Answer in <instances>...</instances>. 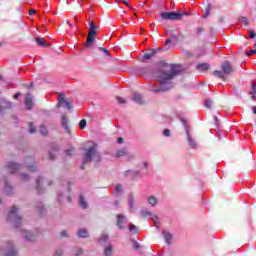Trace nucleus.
<instances>
[{"label":"nucleus","mask_w":256,"mask_h":256,"mask_svg":"<svg viewBox=\"0 0 256 256\" xmlns=\"http://www.w3.org/2000/svg\"><path fill=\"white\" fill-rule=\"evenodd\" d=\"M155 73L159 74L158 78H160V86H153L150 89L151 93H165L170 91V89H173L171 81L179 75V71L175 70V68L169 70V65L167 63H162Z\"/></svg>","instance_id":"1"},{"label":"nucleus","mask_w":256,"mask_h":256,"mask_svg":"<svg viewBox=\"0 0 256 256\" xmlns=\"http://www.w3.org/2000/svg\"><path fill=\"white\" fill-rule=\"evenodd\" d=\"M222 70H215L213 72L214 77H218V79H222L225 81L229 75H233L235 73V69L229 60H226L221 65Z\"/></svg>","instance_id":"2"},{"label":"nucleus","mask_w":256,"mask_h":256,"mask_svg":"<svg viewBox=\"0 0 256 256\" xmlns=\"http://www.w3.org/2000/svg\"><path fill=\"white\" fill-rule=\"evenodd\" d=\"M93 157L96 159L97 163L101 162V154L97 151V144H94L93 146L86 149V152L84 153L83 158V165L81 166V169H85L86 163H91L93 161Z\"/></svg>","instance_id":"3"},{"label":"nucleus","mask_w":256,"mask_h":256,"mask_svg":"<svg viewBox=\"0 0 256 256\" xmlns=\"http://www.w3.org/2000/svg\"><path fill=\"white\" fill-rule=\"evenodd\" d=\"M184 15H189L188 13H177V12H161L160 17L164 21H181Z\"/></svg>","instance_id":"4"},{"label":"nucleus","mask_w":256,"mask_h":256,"mask_svg":"<svg viewBox=\"0 0 256 256\" xmlns=\"http://www.w3.org/2000/svg\"><path fill=\"white\" fill-rule=\"evenodd\" d=\"M166 35H168L169 38L166 39L164 48L166 51H169V49H171V43H173V39H179V37H181V35L179 33H177V29H175V28L168 29L166 31Z\"/></svg>","instance_id":"5"},{"label":"nucleus","mask_w":256,"mask_h":256,"mask_svg":"<svg viewBox=\"0 0 256 256\" xmlns=\"http://www.w3.org/2000/svg\"><path fill=\"white\" fill-rule=\"evenodd\" d=\"M7 221H9V223H13L15 227H19L21 225V216L17 214L16 206H12L10 212L8 213Z\"/></svg>","instance_id":"6"},{"label":"nucleus","mask_w":256,"mask_h":256,"mask_svg":"<svg viewBox=\"0 0 256 256\" xmlns=\"http://www.w3.org/2000/svg\"><path fill=\"white\" fill-rule=\"evenodd\" d=\"M90 30L88 32V37L86 40V47H93V41H95V35H97L98 27L95 25V22H89Z\"/></svg>","instance_id":"7"},{"label":"nucleus","mask_w":256,"mask_h":256,"mask_svg":"<svg viewBox=\"0 0 256 256\" xmlns=\"http://www.w3.org/2000/svg\"><path fill=\"white\" fill-rule=\"evenodd\" d=\"M52 182L51 180H46L43 177H38V179L36 180V191L38 195H41V189H43V187H51Z\"/></svg>","instance_id":"8"},{"label":"nucleus","mask_w":256,"mask_h":256,"mask_svg":"<svg viewBox=\"0 0 256 256\" xmlns=\"http://www.w3.org/2000/svg\"><path fill=\"white\" fill-rule=\"evenodd\" d=\"M62 103H64L66 109L68 110L73 108V102L65 100V94L58 95V106H60Z\"/></svg>","instance_id":"9"},{"label":"nucleus","mask_w":256,"mask_h":256,"mask_svg":"<svg viewBox=\"0 0 256 256\" xmlns=\"http://www.w3.org/2000/svg\"><path fill=\"white\" fill-rule=\"evenodd\" d=\"M116 219H117V223H116L117 227L120 230L125 229V226H123V224L127 223V217H125V215L123 214H117Z\"/></svg>","instance_id":"10"},{"label":"nucleus","mask_w":256,"mask_h":256,"mask_svg":"<svg viewBox=\"0 0 256 256\" xmlns=\"http://www.w3.org/2000/svg\"><path fill=\"white\" fill-rule=\"evenodd\" d=\"M7 169L9 173H17L21 169V165L15 164L14 162H8Z\"/></svg>","instance_id":"11"},{"label":"nucleus","mask_w":256,"mask_h":256,"mask_svg":"<svg viewBox=\"0 0 256 256\" xmlns=\"http://www.w3.org/2000/svg\"><path fill=\"white\" fill-rule=\"evenodd\" d=\"M61 125L66 131V133H71V128H69V119L67 118V115H62Z\"/></svg>","instance_id":"12"},{"label":"nucleus","mask_w":256,"mask_h":256,"mask_svg":"<svg viewBox=\"0 0 256 256\" xmlns=\"http://www.w3.org/2000/svg\"><path fill=\"white\" fill-rule=\"evenodd\" d=\"M25 105L28 111H31V109H33V96L31 94L26 95Z\"/></svg>","instance_id":"13"},{"label":"nucleus","mask_w":256,"mask_h":256,"mask_svg":"<svg viewBox=\"0 0 256 256\" xmlns=\"http://www.w3.org/2000/svg\"><path fill=\"white\" fill-rule=\"evenodd\" d=\"M126 155H129L127 148H122V149L116 151V153L114 154V157L116 159H119V157H125Z\"/></svg>","instance_id":"14"},{"label":"nucleus","mask_w":256,"mask_h":256,"mask_svg":"<svg viewBox=\"0 0 256 256\" xmlns=\"http://www.w3.org/2000/svg\"><path fill=\"white\" fill-rule=\"evenodd\" d=\"M35 43H37L39 47H50V44L45 42V38H42V37H37L35 39Z\"/></svg>","instance_id":"15"},{"label":"nucleus","mask_w":256,"mask_h":256,"mask_svg":"<svg viewBox=\"0 0 256 256\" xmlns=\"http://www.w3.org/2000/svg\"><path fill=\"white\" fill-rule=\"evenodd\" d=\"M134 103H138V105H143L145 101H143V96L141 94H135L133 96Z\"/></svg>","instance_id":"16"},{"label":"nucleus","mask_w":256,"mask_h":256,"mask_svg":"<svg viewBox=\"0 0 256 256\" xmlns=\"http://www.w3.org/2000/svg\"><path fill=\"white\" fill-rule=\"evenodd\" d=\"M128 203H129L130 211H133V209H135V198L133 197V193L129 194Z\"/></svg>","instance_id":"17"},{"label":"nucleus","mask_w":256,"mask_h":256,"mask_svg":"<svg viewBox=\"0 0 256 256\" xmlns=\"http://www.w3.org/2000/svg\"><path fill=\"white\" fill-rule=\"evenodd\" d=\"M198 71H209L210 65L209 63H200L197 65Z\"/></svg>","instance_id":"18"},{"label":"nucleus","mask_w":256,"mask_h":256,"mask_svg":"<svg viewBox=\"0 0 256 256\" xmlns=\"http://www.w3.org/2000/svg\"><path fill=\"white\" fill-rule=\"evenodd\" d=\"M163 237H164L167 245H171V239H173V235L170 234L169 232L164 231L163 232Z\"/></svg>","instance_id":"19"},{"label":"nucleus","mask_w":256,"mask_h":256,"mask_svg":"<svg viewBox=\"0 0 256 256\" xmlns=\"http://www.w3.org/2000/svg\"><path fill=\"white\" fill-rule=\"evenodd\" d=\"M23 233H24V237H25V239H27V241H35V239H36L35 235L27 232V230H23Z\"/></svg>","instance_id":"20"},{"label":"nucleus","mask_w":256,"mask_h":256,"mask_svg":"<svg viewBox=\"0 0 256 256\" xmlns=\"http://www.w3.org/2000/svg\"><path fill=\"white\" fill-rule=\"evenodd\" d=\"M77 235L80 238H85V237H89V232L87 231V229H80L78 230Z\"/></svg>","instance_id":"21"},{"label":"nucleus","mask_w":256,"mask_h":256,"mask_svg":"<svg viewBox=\"0 0 256 256\" xmlns=\"http://www.w3.org/2000/svg\"><path fill=\"white\" fill-rule=\"evenodd\" d=\"M155 55H157V50H152L150 53H145L143 59L149 60L152 57H155Z\"/></svg>","instance_id":"22"},{"label":"nucleus","mask_w":256,"mask_h":256,"mask_svg":"<svg viewBox=\"0 0 256 256\" xmlns=\"http://www.w3.org/2000/svg\"><path fill=\"white\" fill-rule=\"evenodd\" d=\"M211 9H212V6L211 4H208L206 7H205V13L203 15V19H207V17H209V15H211Z\"/></svg>","instance_id":"23"},{"label":"nucleus","mask_w":256,"mask_h":256,"mask_svg":"<svg viewBox=\"0 0 256 256\" xmlns=\"http://www.w3.org/2000/svg\"><path fill=\"white\" fill-rule=\"evenodd\" d=\"M105 256H113V246L108 245L104 250Z\"/></svg>","instance_id":"24"},{"label":"nucleus","mask_w":256,"mask_h":256,"mask_svg":"<svg viewBox=\"0 0 256 256\" xmlns=\"http://www.w3.org/2000/svg\"><path fill=\"white\" fill-rule=\"evenodd\" d=\"M79 203L82 209H87V202L85 201V198L83 197V195H80Z\"/></svg>","instance_id":"25"},{"label":"nucleus","mask_w":256,"mask_h":256,"mask_svg":"<svg viewBox=\"0 0 256 256\" xmlns=\"http://www.w3.org/2000/svg\"><path fill=\"white\" fill-rule=\"evenodd\" d=\"M204 106L206 107V109H212V107H213V100L206 99L204 101Z\"/></svg>","instance_id":"26"},{"label":"nucleus","mask_w":256,"mask_h":256,"mask_svg":"<svg viewBox=\"0 0 256 256\" xmlns=\"http://www.w3.org/2000/svg\"><path fill=\"white\" fill-rule=\"evenodd\" d=\"M5 256H17V250H15V248H13V246H10L9 251Z\"/></svg>","instance_id":"27"},{"label":"nucleus","mask_w":256,"mask_h":256,"mask_svg":"<svg viewBox=\"0 0 256 256\" xmlns=\"http://www.w3.org/2000/svg\"><path fill=\"white\" fill-rule=\"evenodd\" d=\"M148 203H150L152 207H155V205H157V198L155 196H150L148 198Z\"/></svg>","instance_id":"28"},{"label":"nucleus","mask_w":256,"mask_h":256,"mask_svg":"<svg viewBox=\"0 0 256 256\" xmlns=\"http://www.w3.org/2000/svg\"><path fill=\"white\" fill-rule=\"evenodd\" d=\"M141 215H142L143 217H151V212H149V210H147V208H144V209H142V211H141Z\"/></svg>","instance_id":"29"},{"label":"nucleus","mask_w":256,"mask_h":256,"mask_svg":"<svg viewBox=\"0 0 256 256\" xmlns=\"http://www.w3.org/2000/svg\"><path fill=\"white\" fill-rule=\"evenodd\" d=\"M2 101L3 103H5L4 109H11V107L13 106V104L6 99H2Z\"/></svg>","instance_id":"30"},{"label":"nucleus","mask_w":256,"mask_h":256,"mask_svg":"<svg viewBox=\"0 0 256 256\" xmlns=\"http://www.w3.org/2000/svg\"><path fill=\"white\" fill-rule=\"evenodd\" d=\"M109 239V234H102L101 237L98 239L99 243H102V241H107Z\"/></svg>","instance_id":"31"},{"label":"nucleus","mask_w":256,"mask_h":256,"mask_svg":"<svg viewBox=\"0 0 256 256\" xmlns=\"http://www.w3.org/2000/svg\"><path fill=\"white\" fill-rule=\"evenodd\" d=\"M40 133L41 135H43L44 137H47V128L45 126H40Z\"/></svg>","instance_id":"32"},{"label":"nucleus","mask_w":256,"mask_h":256,"mask_svg":"<svg viewBox=\"0 0 256 256\" xmlns=\"http://www.w3.org/2000/svg\"><path fill=\"white\" fill-rule=\"evenodd\" d=\"M79 126H80V129H85V127H87V120L82 119V120L79 122Z\"/></svg>","instance_id":"33"},{"label":"nucleus","mask_w":256,"mask_h":256,"mask_svg":"<svg viewBox=\"0 0 256 256\" xmlns=\"http://www.w3.org/2000/svg\"><path fill=\"white\" fill-rule=\"evenodd\" d=\"M116 99L120 105H125V103H127V100H125L124 98H122L120 96H117Z\"/></svg>","instance_id":"34"},{"label":"nucleus","mask_w":256,"mask_h":256,"mask_svg":"<svg viewBox=\"0 0 256 256\" xmlns=\"http://www.w3.org/2000/svg\"><path fill=\"white\" fill-rule=\"evenodd\" d=\"M128 229L131 232L137 233V226H135L133 224H129Z\"/></svg>","instance_id":"35"},{"label":"nucleus","mask_w":256,"mask_h":256,"mask_svg":"<svg viewBox=\"0 0 256 256\" xmlns=\"http://www.w3.org/2000/svg\"><path fill=\"white\" fill-rule=\"evenodd\" d=\"M240 22H242L243 25H249V20L247 19V17H240Z\"/></svg>","instance_id":"36"},{"label":"nucleus","mask_w":256,"mask_h":256,"mask_svg":"<svg viewBox=\"0 0 256 256\" xmlns=\"http://www.w3.org/2000/svg\"><path fill=\"white\" fill-rule=\"evenodd\" d=\"M152 221H154V225H155L156 227H159V217L153 216V217H152Z\"/></svg>","instance_id":"37"},{"label":"nucleus","mask_w":256,"mask_h":256,"mask_svg":"<svg viewBox=\"0 0 256 256\" xmlns=\"http://www.w3.org/2000/svg\"><path fill=\"white\" fill-rule=\"evenodd\" d=\"M54 256H63V249L61 248L57 249Z\"/></svg>","instance_id":"38"},{"label":"nucleus","mask_w":256,"mask_h":256,"mask_svg":"<svg viewBox=\"0 0 256 256\" xmlns=\"http://www.w3.org/2000/svg\"><path fill=\"white\" fill-rule=\"evenodd\" d=\"M122 191H123V186L120 185V184H118V185L116 186V194H119V193H121Z\"/></svg>","instance_id":"39"},{"label":"nucleus","mask_w":256,"mask_h":256,"mask_svg":"<svg viewBox=\"0 0 256 256\" xmlns=\"http://www.w3.org/2000/svg\"><path fill=\"white\" fill-rule=\"evenodd\" d=\"M250 95H256V84H252Z\"/></svg>","instance_id":"40"},{"label":"nucleus","mask_w":256,"mask_h":256,"mask_svg":"<svg viewBox=\"0 0 256 256\" xmlns=\"http://www.w3.org/2000/svg\"><path fill=\"white\" fill-rule=\"evenodd\" d=\"M255 37H256L255 30H251V31L249 32V38H250V39H255Z\"/></svg>","instance_id":"41"},{"label":"nucleus","mask_w":256,"mask_h":256,"mask_svg":"<svg viewBox=\"0 0 256 256\" xmlns=\"http://www.w3.org/2000/svg\"><path fill=\"white\" fill-rule=\"evenodd\" d=\"M29 131L30 133H35V126H33V123L29 122Z\"/></svg>","instance_id":"42"},{"label":"nucleus","mask_w":256,"mask_h":256,"mask_svg":"<svg viewBox=\"0 0 256 256\" xmlns=\"http://www.w3.org/2000/svg\"><path fill=\"white\" fill-rule=\"evenodd\" d=\"M100 51H103V53H105V55H107L108 57L109 55H111V52H109L107 48H100Z\"/></svg>","instance_id":"43"},{"label":"nucleus","mask_w":256,"mask_h":256,"mask_svg":"<svg viewBox=\"0 0 256 256\" xmlns=\"http://www.w3.org/2000/svg\"><path fill=\"white\" fill-rule=\"evenodd\" d=\"M163 135H164L165 137H169V136L171 135V131H169V129H165V130L163 131Z\"/></svg>","instance_id":"44"},{"label":"nucleus","mask_w":256,"mask_h":256,"mask_svg":"<svg viewBox=\"0 0 256 256\" xmlns=\"http://www.w3.org/2000/svg\"><path fill=\"white\" fill-rule=\"evenodd\" d=\"M49 159H50L51 161H54V159H56V155L53 154V152H49Z\"/></svg>","instance_id":"45"},{"label":"nucleus","mask_w":256,"mask_h":256,"mask_svg":"<svg viewBox=\"0 0 256 256\" xmlns=\"http://www.w3.org/2000/svg\"><path fill=\"white\" fill-rule=\"evenodd\" d=\"M204 31H205V30H204L202 27H199V28L197 29L198 35H202Z\"/></svg>","instance_id":"46"},{"label":"nucleus","mask_w":256,"mask_h":256,"mask_svg":"<svg viewBox=\"0 0 256 256\" xmlns=\"http://www.w3.org/2000/svg\"><path fill=\"white\" fill-rule=\"evenodd\" d=\"M28 171H31V173H33V172L37 171V169L35 168V166H29Z\"/></svg>","instance_id":"47"},{"label":"nucleus","mask_w":256,"mask_h":256,"mask_svg":"<svg viewBox=\"0 0 256 256\" xmlns=\"http://www.w3.org/2000/svg\"><path fill=\"white\" fill-rule=\"evenodd\" d=\"M22 180L29 181V176H27V174H22Z\"/></svg>","instance_id":"48"},{"label":"nucleus","mask_w":256,"mask_h":256,"mask_svg":"<svg viewBox=\"0 0 256 256\" xmlns=\"http://www.w3.org/2000/svg\"><path fill=\"white\" fill-rule=\"evenodd\" d=\"M66 155H69V156L73 155V149L66 150Z\"/></svg>","instance_id":"49"},{"label":"nucleus","mask_w":256,"mask_h":256,"mask_svg":"<svg viewBox=\"0 0 256 256\" xmlns=\"http://www.w3.org/2000/svg\"><path fill=\"white\" fill-rule=\"evenodd\" d=\"M122 3H124L126 7H129V9H131V5H129V2L127 0H122Z\"/></svg>","instance_id":"50"},{"label":"nucleus","mask_w":256,"mask_h":256,"mask_svg":"<svg viewBox=\"0 0 256 256\" xmlns=\"http://www.w3.org/2000/svg\"><path fill=\"white\" fill-rule=\"evenodd\" d=\"M60 237H67V231L63 230L60 234Z\"/></svg>","instance_id":"51"},{"label":"nucleus","mask_w":256,"mask_h":256,"mask_svg":"<svg viewBox=\"0 0 256 256\" xmlns=\"http://www.w3.org/2000/svg\"><path fill=\"white\" fill-rule=\"evenodd\" d=\"M124 139L123 137H119L118 140H117V143H119L121 145V143H124Z\"/></svg>","instance_id":"52"},{"label":"nucleus","mask_w":256,"mask_h":256,"mask_svg":"<svg viewBox=\"0 0 256 256\" xmlns=\"http://www.w3.org/2000/svg\"><path fill=\"white\" fill-rule=\"evenodd\" d=\"M188 140L190 141V146L195 147V142H193V140H191V138H188Z\"/></svg>","instance_id":"53"},{"label":"nucleus","mask_w":256,"mask_h":256,"mask_svg":"<svg viewBox=\"0 0 256 256\" xmlns=\"http://www.w3.org/2000/svg\"><path fill=\"white\" fill-rule=\"evenodd\" d=\"M133 175H134L135 177H138V176H139V171H138V170H135V171L133 172Z\"/></svg>","instance_id":"54"},{"label":"nucleus","mask_w":256,"mask_h":256,"mask_svg":"<svg viewBox=\"0 0 256 256\" xmlns=\"http://www.w3.org/2000/svg\"><path fill=\"white\" fill-rule=\"evenodd\" d=\"M29 15H35V10H33V9H31V10H29Z\"/></svg>","instance_id":"55"},{"label":"nucleus","mask_w":256,"mask_h":256,"mask_svg":"<svg viewBox=\"0 0 256 256\" xmlns=\"http://www.w3.org/2000/svg\"><path fill=\"white\" fill-rule=\"evenodd\" d=\"M149 167V162H144V169H147Z\"/></svg>","instance_id":"56"},{"label":"nucleus","mask_w":256,"mask_h":256,"mask_svg":"<svg viewBox=\"0 0 256 256\" xmlns=\"http://www.w3.org/2000/svg\"><path fill=\"white\" fill-rule=\"evenodd\" d=\"M18 97H21V93H17L14 95V99H17Z\"/></svg>","instance_id":"57"},{"label":"nucleus","mask_w":256,"mask_h":256,"mask_svg":"<svg viewBox=\"0 0 256 256\" xmlns=\"http://www.w3.org/2000/svg\"><path fill=\"white\" fill-rule=\"evenodd\" d=\"M182 123H183V125H184L185 127H187V120L182 119Z\"/></svg>","instance_id":"58"},{"label":"nucleus","mask_w":256,"mask_h":256,"mask_svg":"<svg viewBox=\"0 0 256 256\" xmlns=\"http://www.w3.org/2000/svg\"><path fill=\"white\" fill-rule=\"evenodd\" d=\"M67 25H69V27H73V24L71 22H69V20H66Z\"/></svg>","instance_id":"59"},{"label":"nucleus","mask_w":256,"mask_h":256,"mask_svg":"<svg viewBox=\"0 0 256 256\" xmlns=\"http://www.w3.org/2000/svg\"><path fill=\"white\" fill-rule=\"evenodd\" d=\"M251 100H252V101H256V96H255V95H252Z\"/></svg>","instance_id":"60"},{"label":"nucleus","mask_w":256,"mask_h":256,"mask_svg":"<svg viewBox=\"0 0 256 256\" xmlns=\"http://www.w3.org/2000/svg\"><path fill=\"white\" fill-rule=\"evenodd\" d=\"M115 205H116V206H119V205H120L119 200L115 201Z\"/></svg>","instance_id":"61"},{"label":"nucleus","mask_w":256,"mask_h":256,"mask_svg":"<svg viewBox=\"0 0 256 256\" xmlns=\"http://www.w3.org/2000/svg\"><path fill=\"white\" fill-rule=\"evenodd\" d=\"M66 5H71V1L70 0H66Z\"/></svg>","instance_id":"62"},{"label":"nucleus","mask_w":256,"mask_h":256,"mask_svg":"<svg viewBox=\"0 0 256 256\" xmlns=\"http://www.w3.org/2000/svg\"><path fill=\"white\" fill-rule=\"evenodd\" d=\"M253 113L256 115V106L253 108Z\"/></svg>","instance_id":"63"},{"label":"nucleus","mask_w":256,"mask_h":256,"mask_svg":"<svg viewBox=\"0 0 256 256\" xmlns=\"http://www.w3.org/2000/svg\"><path fill=\"white\" fill-rule=\"evenodd\" d=\"M153 51H156V52H157V51H161V48L154 49Z\"/></svg>","instance_id":"64"}]
</instances>
